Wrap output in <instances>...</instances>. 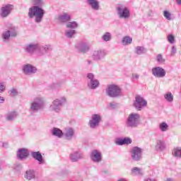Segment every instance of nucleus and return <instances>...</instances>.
<instances>
[{"instance_id": "obj_28", "label": "nucleus", "mask_w": 181, "mask_h": 181, "mask_svg": "<svg viewBox=\"0 0 181 181\" xmlns=\"http://www.w3.org/2000/svg\"><path fill=\"white\" fill-rule=\"evenodd\" d=\"M52 134L54 136H57V138H62L64 135L63 131L57 127L52 129Z\"/></svg>"}, {"instance_id": "obj_21", "label": "nucleus", "mask_w": 181, "mask_h": 181, "mask_svg": "<svg viewBox=\"0 0 181 181\" xmlns=\"http://www.w3.org/2000/svg\"><path fill=\"white\" fill-rule=\"evenodd\" d=\"M29 156V152L26 148H20L17 151V158L19 160H24Z\"/></svg>"}, {"instance_id": "obj_8", "label": "nucleus", "mask_w": 181, "mask_h": 181, "mask_svg": "<svg viewBox=\"0 0 181 181\" xmlns=\"http://www.w3.org/2000/svg\"><path fill=\"white\" fill-rule=\"evenodd\" d=\"M45 105V100L42 98H36L30 104V111L37 112L39 110H42Z\"/></svg>"}, {"instance_id": "obj_31", "label": "nucleus", "mask_w": 181, "mask_h": 181, "mask_svg": "<svg viewBox=\"0 0 181 181\" xmlns=\"http://www.w3.org/2000/svg\"><path fill=\"white\" fill-rule=\"evenodd\" d=\"M101 39L103 42H110L112 39V35L110 32H106L102 35Z\"/></svg>"}, {"instance_id": "obj_13", "label": "nucleus", "mask_w": 181, "mask_h": 181, "mask_svg": "<svg viewBox=\"0 0 181 181\" xmlns=\"http://www.w3.org/2000/svg\"><path fill=\"white\" fill-rule=\"evenodd\" d=\"M87 77L89 80L88 81V86L91 90H95L100 86V81L94 78V74L92 73L88 74Z\"/></svg>"}, {"instance_id": "obj_53", "label": "nucleus", "mask_w": 181, "mask_h": 181, "mask_svg": "<svg viewBox=\"0 0 181 181\" xmlns=\"http://www.w3.org/2000/svg\"><path fill=\"white\" fill-rule=\"evenodd\" d=\"M177 5H181V0H175Z\"/></svg>"}, {"instance_id": "obj_4", "label": "nucleus", "mask_w": 181, "mask_h": 181, "mask_svg": "<svg viewBox=\"0 0 181 181\" xmlns=\"http://www.w3.org/2000/svg\"><path fill=\"white\" fill-rule=\"evenodd\" d=\"M16 36H18V31H16V28L12 25H9L8 30L1 34L4 42H8L11 37H16Z\"/></svg>"}, {"instance_id": "obj_5", "label": "nucleus", "mask_w": 181, "mask_h": 181, "mask_svg": "<svg viewBox=\"0 0 181 181\" xmlns=\"http://www.w3.org/2000/svg\"><path fill=\"white\" fill-rule=\"evenodd\" d=\"M116 11L120 19H128L131 16L129 8L124 5H118L116 7Z\"/></svg>"}, {"instance_id": "obj_9", "label": "nucleus", "mask_w": 181, "mask_h": 181, "mask_svg": "<svg viewBox=\"0 0 181 181\" xmlns=\"http://www.w3.org/2000/svg\"><path fill=\"white\" fill-rule=\"evenodd\" d=\"M146 105H148V102L141 95L136 96L134 106L137 111H142V108H145Z\"/></svg>"}, {"instance_id": "obj_37", "label": "nucleus", "mask_w": 181, "mask_h": 181, "mask_svg": "<svg viewBox=\"0 0 181 181\" xmlns=\"http://www.w3.org/2000/svg\"><path fill=\"white\" fill-rule=\"evenodd\" d=\"M8 94L10 97H16V95H18L19 93L18 92V89L12 88L8 90Z\"/></svg>"}, {"instance_id": "obj_27", "label": "nucleus", "mask_w": 181, "mask_h": 181, "mask_svg": "<svg viewBox=\"0 0 181 181\" xmlns=\"http://www.w3.org/2000/svg\"><path fill=\"white\" fill-rule=\"evenodd\" d=\"M18 114L16 111H12L6 115V121H13L16 118H18Z\"/></svg>"}, {"instance_id": "obj_29", "label": "nucleus", "mask_w": 181, "mask_h": 181, "mask_svg": "<svg viewBox=\"0 0 181 181\" xmlns=\"http://www.w3.org/2000/svg\"><path fill=\"white\" fill-rule=\"evenodd\" d=\"M116 144L117 145H129V144H132V139L129 138L119 139L116 141Z\"/></svg>"}, {"instance_id": "obj_33", "label": "nucleus", "mask_w": 181, "mask_h": 181, "mask_svg": "<svg viewBox=\"0 0 181 181\" xmlns=\"http://www.w3.org/2000/svg\"><path fill=\"white\" fill-rule=\"evenodd\" d=\"M66 26L68 29L74 30L78 28V23H77L76 21L68 22L66 24Z\"/></svg>"}, {"instance_id": "obj_54", "label": "nucleus", "mask_w": 181, "mask_h": 181, "mask_svg": "<svg viewBox=\"0 0 181 181\" xmlns=\"http://www.w3.org/2000/svg\"><path fill=\"white\" fill-rule=\"evenodd\" d=\"M167 181H173V180H172L171 178H168Z\"/></svg>"}, {"instance_id": "obj_50", "label": "nucleus", "mask_w": 181, "mask_h": 181, "mask_svg": "<svg viewBox=\"0 0 181 181\" xmlns=\"http://www.w3.org/2000/svg\"><path fill=\"white\" fill-rule=\"evenodd\" d=\"M4 103H5V98L0 96V104H4Z\"/></svg>"}, {"instance_id": "obj_43", "label": "nucleus", "mask_w": 181, "mask_h": 181, "mask_svg": "<svg viewBox=\"0 0 181 181\" xmlns=\"http://www.w3.org/2000/svg\"><path fill=\"white\" fill-rule=\"evenodd\" d=\"M41 50H45V52H50L52 50V45H45L41 47Z\"/></svg>"}, {"instance_id": "obj_30", "label": "nucleus", "mask_w": 181, "mask_h": 181, "mask_svg": "<svg viewBox=\"0 0 181 181\" xmlns=\"http://www.w3.org/2000/svg\"><path fill=\"white\" fill-rule=\"evenodd\" d=\"M131 172L133 176H142V175H144V173L142 172V168L138 167H134L132 169Z\"/></svg>"}, {"instance_id": "obj_20", "label": "nucleus", "mask_w": 181, "mask_h": 181, "mask_svg": "<svg viewBox=\"0 0 181 181\" xmlns=\"http://www.w3.org/2000/svg\"><path fill=\"white\" fill-rule=\"evenodd\" d=\"M31 156L35 159V160H37L39 163V165H43L45 163V159L43 158V156H42V153L40 151H33L31 153Z\"/></svg>"}, {"instance_id": "obj_48", "label": "nucleus", "mask_w": 181, "mask_h": 181, "mask_svg": "<svg viewBox=\"0 0 181 181\" xmlns=\"http://www.w3.org/2000/svg\"><path fill=\"white\" fill-rule=\"evenodd\" d=\"M6 90V86L4 83H0V93H4Z\"/></svg>"}, {"instance_id": "obj_52", "label": "nucleus", "mask_w": 181, "mask_h": 181, "mask_svg": "<svg viewBox=\"0 0 181 181\" xmlns=\"http://www.w3.org/2000/svg\"><path fill=\"white\" fill-rule=\"evenodd\" d=\"M148 16H153V12H152L151 11H150L148 13Z\"/></svg>"}, {"instance_id": "obj_11", "label": "nucleus", "mask_w": 181, "mask_h": 181, "mask_svg": "<svg viewBox=\"0 0 181 181\" xmlns=\"http://www.w3.org/2000/svg\"><path fill=\"white\" fill-rule=\"evenodd\" d=\"M22 71L25 76H32L37 73V68L30 64H25L22 67Z\"/></svg>"}, {"instance_id": "obj_46", "label": "nucleus", "mask_w": 181, "mask_h": 181, "mask_svg": "<svg viewBox=\"0 0 181 181\" xmlns=\"http://www.w3.org/2000/svg\"><path fill=\"white\" fill-rule=\"evenodd\" d=\"M177 52V49L176 48V47L173 46L171 48V56H175Z\"/></svg>"}, {"instance_id": "obj_39", "label": "nucleus", "mask_w": 181, "mask_h": 181, "mask_svg": "<svg viewBox=\"0 0 181 181\" xmlns=\"http://www.w3.org/2000/svg\"><path fill=\"white\" fill-rule=\"evenodd\" d=\"M173 155L177 156V158H180L181 155V148L177 147L173 150Z\"/></svg>"}, {"instance_id": "obj_45", "label": "nucleus", "mask_w": 181, "mask_h": 181, "mask_svg": "<svg viewBox=\"0 0 181 181\" xmlns=\"http://www.w3.org/2000/svg\"><path fill=\"white\" fill-rule=\"evenodd\" d=\"M57 87H59V84L52 83V84L49 85V90H56V88H57Z\"/></svg>"}, {"instance_id": "obj_2", "label": "nucleus", "mask_w": 181, "mask_h": 181, "mask_svg": "<svg viewBox=\"0 0 181 181\" xmlns=\"http://www.w3.org/2000/svg\"><path fill=\"white\" fill-rule=\"evenodd\" d=\"M125 124L127 128H138L141 124V115L135 112L131 113L127 118Z\"/></svg>"}, {"instance_id": "obj_24", "label": "nucleus", "mask_w": 181, "mask_h": 181, "mask_svg": "<svg viewBox=\"0 0 181 181\" xmlns=\"http://www.w3.org/2000/svg\"><path fill=\"white\" fill-rule=\"evenodd\" d=\"M58 21L61 22V23H67V22H70L71 21V16L67 13H64L59 16Z\"/></svg>"}, {"instance_id": "obj_15", "label": "nucleus", "mask_w": 181, "mask_h": 181, "mask_svg": "<svg viewBox=\"0 0 181 181\" xmlns=\"http://www.w3.org/2000/svg\"><path fill=\"white\" fill-rule=\"evenodd\" d=\"M12 11H13V5H4L1 9L0 15L1 18H7V16H9V15H11V12H12Z\"/></svg>"}, {"instance_id": "obj_12", "label": "nucleus", "mask_w": 181, "mask_h": 181, "mask_svg": "<svg viewBox=\"0 0 181 181\" xmlns=\"http://www.w3.org/2000/svg\"><path fill=\"white\" fill-rule=\"evenodd\" d=\"M101 119H103V117H101V115L98 114H94L91 117V119L89 120L88 125L90 128H92V129H94L97 128V127L100 126V122H101Z\"/></svg>"}, {"instance_id": "obj_47", "label": "nucleus", "mask_w": 181, "mask_h": 181, "mask_svg": "<svg viewBox=\"0 0 181 181\" xmlns=\"http://www.w3.org/2000/svg\"><path fill=\"white\" fill-rule=\"evenodd\" d=\"M132 78L133 80H139V74H138L136 73H133L132 74Z\"/></svg>"}, {"instance_id": "obj_42", "label": "nucleus", "mask_w": 181, "mask_h": 181, "mask_svg": "<svg viewBox=\"0 0 181 181\" xmlns=\"http://www.w3.org/2000/svg\"><path fill=\"white\" fill-rule=\"evenodd\" d=\"M13 168L14 170H16V172H21V170H22V169H23L22 164H21V163L14 164Z\"/></svg>"}, {"instance_id": "obj_41", "label": "nucleus", "mask_w": 181, "mask_h": 181, "mask_svg": "<svg viewBox=\"0 0 181 181\" xmlns=\"http://www.w3.org/2000/svg\"><path fill=\"white\" fill-rule=\"evenodd\" d=\"M163 16L167 19V21H170L172 19V14L168 11H163Z\"/></svg>"}, {"instance_id": "obj_35", "label": "nucleus", "mask_w": 181, "mask_h": 181, "mask_svg": "<svg viewBox=\"0 0 181 181\" xmlns=\"http://www.w3.org/2000/svg\"><path fill=\"white\" fill-rule=\"evenodd\" d=\"M159 129L161 132H166L168 129H169V125L166 124V122H163L159 124Z\"/></svg>"}, {"instance_id": "obj_36", "label": "nucleus", "mask_w": 181, "mask_h": 181, "mask_svg": "<svg viewBox=\"0 0 181 181\" xmlns=\"http://www.w3.org/2000/svg\"><path fill=\"white\" fill-rule=\"evenodd\" d=\"M164 98L168 103H173V94H172V93H167L165 95H164Z\"/></svg>"}, {"instance_id": "obj_3", "label": "nucleus", "mask_w": 181, "mask_h": 181, "mask_svg": "<svg viewBox=\"0 0 181 181\" xmlns=\"http://www.w3.org/2000/svg\"><path fill=\"white\" fill-rule=\"evenodd\" d=\"M66 101H67V99L64 96L54 99L49 106V111L60 112L62 111V107H63L64 104H66Z\"/></svg>"}, {"instance_id": "obj_10", "label": "nucleus", "mask_w": 181, "mask_h": 181, "mask_svg": "<svg viewBox=\"0 0 181 181\" xmlns=\"http://www.w3.org/2000/svg\"><path fill=\"white\" fill-rule=\"evenodd\" d=\"M131 158L134 162H139L142 159V148L134 146L131 151Z\"/></svg>"}, {"instance_id": "obj_55", "label": "nucleus", "mask_w": 181, "mask_h": 181, "mask_svg": "<svg viewBox=\"0 0 181 181\" xmlns=\"http://www.w3.org/2000/svg\"><path fill=\"white\" fill-rule=\"evenodd\" d=\"M0 170H1V167H0Z\"/></svg>"}, {"instance_id": "obj_34", "label": "nucleus", "mask_w": 181, "mask_h": 181, "mask_svg": "<svg viewBox=\"0 0 181 181\" xmlns=\"http://www.w3.org/2000/svg\"><path fill=\"white\" fill-rule=\"evenodd\" d=\"M76 33H77L76 30H67L65 31V36L69 39H71V37H74V35H76Z\"/></svg>"}, {"instance_id": "obj_6", "label": "nucleus", "mask_w": 181, "mask_h": 181, "mask_svg": "<svg viewBox=\"0 0 181 181\" xmlns=\"http://www.w3.org/2000/svg\"><path fill=\"white\" fill-rule=\"evenodd\" d=\"M106 93L109 97L112 98H115L117 97H120L122 95L121 88L117 85H110L108 86Z\"/></svg>"}, {"instance_id": "obj_51", "label": "nucleus", "mask_w": 181, "mask_h": 181, "mask_svg": "<svg viewBox=\"0 0 181 181\" xmlns=\"http://www.w3.org/2000/svg\"><path fill=\"white\" fill-rule=\"evenodd\" d=\"M110 107H112V110H114V108H115V104L111 103H110Z\"/></svg>"}, {"instance_id": "obj_14", "label": "nucleus", "mask_w": 181, "mask_h": 181, "mask_svg": "<svg viewBox=\"0 0 181 181\" xmlns=\"http://www.w3.org/2000/svg\"><path fill=\"white\" fill-rule=\"evenodd\" d=\"M151 73L154 77L163 78L166 76V71L160 66H156L151 69Z\"/></svg>"}, {"instance_id": "obj_22", "label": "nucleus", "mask_w": 181, "mask_h": 181, "mask_svg": "<svg viewBox=\"0 0 181 181\" xmlns=\"http://www.w3.org/2000/svg\"><path fill=\"white\" fill-rule=\"evenodd\" d=\"M24 177L26 180H33L36 179V171L33 169H28L24 174Z\"/></svg>"}, {"instance_id": "obj_7", "label": "nucleus", "mask_w": 181, "mask_h": 181, "mask_svg": "<svg viewBox=\"0 0 181 181\" xmlns=\"http://www.w3.org/2000/svg\"><path fill=\"white\" fill-rule=\"evenodd\" d=\"M105 56H107V51L105 49H98L91 52V59L93 62H103Z\"/></svg>"}, {"instance_id": "obj_38", "label": "nucleus", "mask_w": 181, "mask_h": 181, "mask_svg": "<svg viewBox=\"0 0 181 181\" xmlns=\"http://www.w3.org/2000/svg\"><path fill=\"white\" fill-rule=\"evenodd\" d=\"M146 52V49H145V47H136V54H144Z\"/></svg>"}, {"instance_id": "obj_26", "label": "nucleus", "mask_w": 181, "mask_h": 181, "mask_svg": "<svg viewBox=\"0 0 181 181\" xmlns=\"http://www.w3.org/2000/svg\"><path fill=\"white\" fill-rule=\"evenodd\" d=\"M39 49V46L36 44H30L26 46V52L27 53H30L32 54L34 52H36Z\"/></svg>"}, {"instance_id": "obj_40", "label": "nucleus", "mask_w": 181, "mask_h": 181, "mask_svg": "<svg viewBox=\"0 0 181 181\" xmlns=\"http://www.w3.org/2000/svg\"><path fill=\"white\" fill-rule=\"evenodd\" d=\"M156 60H157L158 63H160V64H163V63H165V59H163V57L160 54H158L157 55Z\"/></svg>"}, {"instance_id": "obj_32", "label": "nucleus", "mask_w": 181, "mask_h": 181, "mask_svg": "<svg viewBox=\"0 0 181 181\" xmlns=\"http://www.w3.org/2000/svg\"><path fill=\"white\" fill-rule=\"evenodd\" d=\"M132 43V38L128 35L123 37V38L122 39V44L124 46H128V45H131Z\"/></svg>"}, {"instance_id": "obj_19", "label": "nucleus", "mask_w": 181, "mask_h": 181, "mask_svg": "<svg viewBox=\"0 0 181 181\" xmlns=\"http://www.w3.org/2000/svg\"><path fill=\"white\" fill-rule=\"evenodd\" d=\"M76 47L81 53H87L90 50V46L86 42H78L76 45Z\"/></svg>"}, {"instance_id": "obj_25", "label": "nucleus", "mask_w": 181, "mask_h": 181, "mask_svg": "<svg viewBox=\"0 0 181 181\" xmlns=\"http://www.w3.org/2000/svg\"><path fill=\"white\" fill-rule=\"evenodd\" d=\"M156 149L160 152L165 151L166 149V144L165 143V141L158 140L156 145Z\"/></svg>"}, {"instance_id": "obj_49", "label": "nucleus", "mask_w": 181, "mask_h": 181, "mask_svg": "<svg viewBox=\"0 0 181 181\" xmlns=\"http://www.w3.org/2000/svg\"><path fill=\"white\" fill-rule=\"evenodd\" d=\"M86 63L88 66H94V60L93 59H88Z\"/></svg>"}, {"instance_id": "obj_17", "label": "nucleus", "mask_w": 181, "mask_h": 181, "mask_svg": "<svg viewBox=\"0 0 181 181\" xmlns=\"http://www.w3.org/2000/svg\"><path fill=\"white\" fill-rule=\"evenodd\" d=\"M90 159L93 162H95V163H100V162L103 160L101 153L98 150H93L90 153Z\"/></svg>"}, {"instance_id": "obj_1", "label": "nucleus", "mask_w": 181, "mask_h": 181, "mask_svg": "<svg viewBox=\"0 0 181 181\" xmlns=\"http://www.w3.org/2000/svg\"><path fill=\"white\" fill-rule=\"evenodd\" d=\"M35 6H32L28 10V16L29 19L35 18V23H40L45 16V10L40 6H43V0H33Z\"/></svg>"}, {"instance_id": "obj_16", "label": "nucleus", "mask_w": 181, "mask_h": 181, "mask_svg": "<svg viewBox=\"0 0 181 181\" xmlns=\"http://www.w3.org/2000/svg\"><path fill=\"white\" fill-rule=\"evenodd\" d=\"M69 159L71 162H78L81 159H84V154L81 151H76L69 155Z\"/></svg>"}, {"instance_id": "obj_44", "label": "nucleus", "mask_w": 181, "mask_h": 181, "mask_svg": "<svg viewBox=\"0 0 181 181\" xmlns=\"http://www.w3.org/2000/svg\"><path fill=\"white\" fill-rule=\"evenodd\" d=\"M168 40L170 43H171V45H173V43H175V37L173 36V35H169L168 36Z\"/></svg>"}, {"instance_id": "obj_23", "label": "nucleus", "mask_w": 181, "mask_h": 181, "mask_svg": "<svg viewBox=\"0 0 181 181\" xmlns=\"http://www.w3.org/2000/svg\"><path fill=\"white\" fill-rule=\"evenodd\" d=\"M86 4L93 11H98L100 9V1L98 0H87Z\"/></svg>"}, {"instance_id": "obj_18", "label": "nucleus", "mask_w": 181, "mask_h": 181, "mask_svg": "<svg viewBox=\"0 0 181 181\" xmlns=\"http://www.w3.org/2000/svg\"><path fill=\"white\" fill-rule=\"evenodd\" d=\"M76 135V131L73 127H66L65 128V132L64 133V136H65V139L66 141H71L74 136Z\"/></svg>"}]
</instances>
